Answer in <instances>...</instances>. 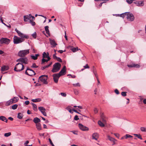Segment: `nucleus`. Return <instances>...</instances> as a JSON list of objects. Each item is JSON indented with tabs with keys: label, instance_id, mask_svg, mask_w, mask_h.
<instances>
[{
	"label": "nucleus",
	"instance_id": "46",
	"mask_svg": "<svg viewBox=\"0 0 146 146\" xmlns=\"http://www.w3.org/2000/svg\"><path fill=\"white\" fill-rule=\"evenodd\" d=\"M48 140L50 144L52 145V146H55L54 144H53V143H52L51 139L50 138H49L48 139Z\"/></svg>",
	"mask_w": 146,
	"mask_h": 146
},
{
	"label": "nucleus",
	"instance_id": "54",
	"mask_svg": "<svg viewBox=\"0 0 146 146\" xmlns=\"http://www.w3.org/2000/svg\"><path fill=\"white\" fill-rule=\"evenodd\" d=\"M115 92L117 94H119V92L117 89H116L115 90Z\"/></svg>",
	"mask_w": 146,
	"mask_h": 146
},
{
	"label": "nucleus",
	"instance_id": "30",
	"mask_svg": "<svg viewBox=\"0 0 146 146\" xmlns=\"http://www.w3.org/2000/svg\"><path fill=\"white\" fill-rule=\"evenodd\" d=\"M48 26L45 27L44 28L45 30L46 31V33L48 35H49V31L48 29Z\"/></svg>",
	"mask_w": 146,
	"mask_h": 146
},
{
	"label": "nucleus",
	"instance_id": "9",
	"mask_svg": "<svg viewBox=\"0 0 146 146\" xmlns=\"http://www.w3.org/2000/svg\"><path fill=\"white\" fill-rule=\"evenodd\" d=\"M17 61L20 62L25 64H27L29 62V60L27 57L20 58L18 59Z\"/></svg>",
	"mask_w": 146,
	"mask_h": 146
},
{
	"label": "nucleus",
	"instance_id": "60",
	"mask_svg": "<svg viewBox=\"0 0 146 146\" xmlns=\"http://www.w3.org/2000/svg\"><path fill=\"white\" fill-rule=\"evenodd\" d=\"M71 132H72V133H73L74 134L77 135V133L76 131H71Z\"/></svg>",
	"mask_w": 146,
	"mask_h": 146
},
{
	"label": "nucleus",
	"instance_id": "5",
	"mask_svg": "<svg viewBox=\"0 0 146 146\" xmlns=\"http://www.w3.org/2000/svg\"><path fill=\"white\" fill-rule=\"evenodd\" d=\"M47 76L43 75L40 76L38 79V82L41 81L43 83L45 84H47V82L46 81L47 80Z\"/></svg>",
	"mask_w": 146,
	"mask_h": 146
},
{
	"label": "nucleus",
	"instance_id": "50",
	"mask_svg": "<svg viewBox=\"0 0 146 146\" xmlns=\"http://www.w3.org/2000/svg\"><path fill=\"white\" fill-rule=\"evenodd\" d=\"M74 119L75 120L77 121L79 119V118H78V116L77 115H76L74 117Z\"/></svg>",
	"mask_w": 146,
	"mask_h": 146
},
{
	"label": "nucleus",
	"instance_id": "10",
	"mask_svg": "<svg viewBox=\"0 0 146 146\" xmlns=\"http://www.w3.org/2000/svg\"><path fill=\"white\" fill-rule=\"evenodd\" d=\"M127 19L129 21H133L134 20V17L132 13L127 12L126 15Z\"/></svg>",
	"mask_w": 146,
	"mask_h": 146
},
{
	"label": "nucleus",
	"instance_id": "24",
	"mask_svg": "<svg viewBox=\"0 0 146 146\" xmlns=\"http://www.w3.org/2000/svg\"><path fill=\"white\" fill-rule=\"evenodd\" d=\"M33 121L35 123L37 124L40 121V120L38 118L36 117L34 119Z\"/></svg>",
	"mask_w": 146,
	"mask_h": 146
},
{
	"label": "nucleus",
	"instance_id": "36",
	"mask_svg": "<svg viewBox=\"0 0 146 146\" xmlns=\"http://www.w3.org/2000/svg\"><path fill=\"white\" fill-rule=\"evenodd\" d=\"M72 85L73 86L75 87H80V85L79 83H77L76 84H73Z\"/></svg>",
	"mask_w": 146,
	"mask_h": 146
},
{
	"label": "nucleus",
	"instance_id": "31",
	"mask_svg": "<svg viewBox=\"0 0 146 146\" xmlns=\"http://www.w3.org/2000/svg\"><path fill=\"white\" fill-rule=\"evenodd\" d=\"M32 105L33 107V109L35 111H36L37 110V106L34 103H32Z\"/></svg>",
	"mask_w": 146,
	"mask_h": 146
},
{
	"label": "nucleus",
	"instance_id": "33",
	"mask_svg": "<svg viewBox=\"0 0 146 146\" xmlns=\"http://www.w3.org/2000/svg\"><path fill=\"white\" fill-rule=\"evenodd\" d=\"M38 109L41 112L43 111H45L46 110L45 108H44L42 107H39L38 108Z\"/></svg>",
	"mask_w": 146,
	"mask_h": 146
},
{
	"label": "nucleus",
	"instance_id": "15",
	"mask_svg": "<svg viewBox=\"0 0 146 146\" xmlns=\"http://www.w3.org/2000/svg\"><path fill=\"white\" fill-rule=\"evenodd\" d=\"M66 72V67L65 66H64L63 67V68L62 69V70L59 72V73H58V74L59 75H60V76H61L65 74Z\"/></svg>",
	"mask_w": 146,
	"mask_h": 146
},
{
	"label": "nucleus",
	"instance_id": "48",
	"mask_svg": "<svg viewBox=\"0 0 146 146\" xmlns=\"http://www.w3.org/2000/svg\"><path fill=\"white\" fill-rule=\"evenodd\" d=\"M38 67V66H37L36 65L35 63H34L33 64L32 66H31L32 67L35 68H37Z\"/></svg>",
	"mask_w": 146,
	"mask_h": 146
},
{
	"label": "nucleus",
	"instance_id": "20",
	"mask_svg": "<svg viewBox=\"0 0 146 146\" xmlns=\"http://www.w3.org/2000/svg\"><path fill=\"white\" fill-rule=\"evenodd\" d=\"M98 137V134L97 133H95L93 134L92 135V139L97 140Z\"/></svg>",
	"mask_w": 146,
	"mask_h": 146
},
{
	"label": "nucleus",
	"instance_id": "58",
	"mask_svg": "<svg viewBox=\"0 0 146 146\" xmlns=\"http://www.w3.org/2000/svg\"><path fill=\"white\" fill-rule=\"evenodd\" d=\"M65 50H64V51H63L62 50H59L58 52H59L60 53H61V54H62V53H63V52H64L65 51Z\"/></svg>",
	"mask_w": 146,
	"mask_h": 146
},
{
	"label": "nucleus",
	"instance_id": "44",
	"mask_svg": "<svg viewBox=\"0 0 146 146\" xmlns=\"http://www.w3.org/2000/svg\"><path fill=\"white\" fill-rule=\"evenodd\" d=\"M134 0H126V2L129 4L132 3Z\"/></svg>",
	"mask_w": 146,
	"mask_h": 146
},
{
	"label": "nucleus",
	"instance_id": "17",
	"mask_svg": "<svg viewBox=\"0 0 146 146\" xmlns=\"http://www.w3.org/2000/svg\"><path fill=\"white\" fill-rule=\"evenodd\" d=\"M127 66L129 67H135L137 68H139L140 66L137 64H128Z\"/></svg>",
	"mask_w": 146,
	"mask_h": 146
},
{
	"label": "nucleus",
	"instance_id": "63",
	"mask_svg": "<svg viewBox=\"0 0 146 146\" xmlns=\"http://www.w3.org/2000/svg\"><path fill=\"white\" fill-rule=\"evenodd\" d=\"M72 111H74V112L77 113H78L80 114V113L79 112H78L76 110L74 109H72Z\"/></svg>",
	"mask_w": 146,
	"mask_h": 146
},
{
	"label": "nucleus",
	"instance_id": "19",
	"mask_svg": "<svg viewBox=\"0 0 146 146\" xmlns=\"http://www.w3.org/2000/svg\"><path fill=\"white\" fill-rule=\"evenodd\" d=\"M108 139L110 141L113 142V145H114L115 143V141H116V140L115 139L112 138V137H110L109 135H108L107 136Z\"/></svg>",
	"mask_w": 146,
	"mask_h": 146
},
{
	"label": "nucleus",
	"instance_id": "8",
	"mask_svg": "<svg viewBox=\"0 0 146 146\" xmlns=\"http://www.w3.org/2000/svg\"><path fill=\"white\" fill-rule=\"evenodd\" d=\"M31 18H32V20H34L35 17L34 16H32L31 14L29 15H25L24 16V20L25 22H29L30 20H31Z\"/></svg>",
	"mask_w": 146,
	"mask_h": 146
},
{
	"label": "nucleus",
	"instance_id": "47",
	"mask_svg": "<svg viewBox=\"0 0 146 146\" xmlns=\"http://www.w3.org/2000/svg\"><path fill=\"white\" fill-rule=\"evenodd\" d=\"M49 67V66L46 65V66H45L43 67H42L41 69L42 70H44V69L46 68H48Z\"/></svg>",
	"mask_w": 146,
	"mask_h": 146
},
{
	"label": "nucleus",
	"instance_id": "57",
	"mask_svg": "<svg viewBox=\"0 0 146 146\" xmlns=\"http://www.w3.org/2000/svg\"><path fill=\"white\" fill-rule=\"evenodd\" d=\"M114 135L117 137L119 138V134L118 133H114Z\"/></svg>",
	"mask_w": 146,
	"mask_h": 146
},
{
	"label": "nucleus",
	"instance_id": "6",
	"mask_svg": "<svg viewBox=\"0 0 146 146\" xmlns=\"http://www.w3.org/2000/svg\"><path fill=\"white\" fill-rule=\"evenodd\" d=\"M29 53V50H20L18 53V55L20 57L24 56Z\"/></svg>",
	"mask_w": 146,
	"mask_h": 146
},
{
	"label": "nucleus",
	"instance_id": "1",
	"mask_svg": "<svg viewBox=\"0 0 146 146\" xmlns=\"http://www.w3.org/2000/svg\"><path fill=\"white\" fill-rule=\"evenodd\" d=\"M61 66V64L58 62L55 63L53 65V68L52 70V72L53 73L58 72L60 69Z\"/></svg>",
	"mask_w": 146,
	"mask_h": 146
},
{
	"label": "nucleus",
	"instance_id": "56",
	"mask_svg": "<svg viewBox=\"0 0 146 146\" xmlns=\"http://www.w3.org/2000/svg\"><path fill=\"white\" fill-rule=\"evenodd\" d=\"M41 113L45 116H46V114L45 111H43Z\"/></svg>",
	"mask_w": 146,
	"mask_h": 146
},
{
	"label": "nucleus",
	"instance_id": "29",
	"mask_svg": "<svg viewBox=\"0 0 146 146\" xmlns=\"http://www.w3.org/2000/svg\"><path fill=\"white\" fill-rule=\"evenodd\" d=\"M36 126L37 129L38 130H40L41 129V125L40 123H38L36 124Z\"/></svg>",
	"mask_w": 146,
	"mask_h": 146
},
{
	"label": "nucleus",
	"instance_id": "51",
	"mask_svg": "<svg viewBox=\"0 0 146 146\" xmlns=\"http://www.w3.org/2000/svg\"><path fill=\"white\" fill-rule=\"evenodd\" d=\"M98 109L97 108H95L94 109V112L95 113H97L98 112Z\"/></svg>",
	"mask_w": 146,
	"mask_h": 146
},
{
	"label": "nucleus",
	"instance_id": "7",
	"mask_svg": "<svg viewBox=\"0 0 146 146\" xmlns=\"http://www.w3.org/2000/svg\"><path fill=\"white\" fill-rule=\"evenodd\" d=\"M25 73L26 74L29 76H32L36 74V73L33 70L29 68H27L25 71Z\"/></svg>",
	"mask_w": 146,
	"mask_h": 146
},
{
	"label": "nucleus",
	"instance_id": "62",
	"mask_svg": "<svg viewBox=\"0 0 146 146\" xmlns=\"http://www.w3.org/2000/svg\"><path fill=\"white\" fill-rule=\"evenodd\" d=\"M84 68H89V67L88 66V64H86V65L84 66Z\"/></svg>",
	"mask_w": 146,
	"mask_h": 146
},
{
	"label": "nucleus",
	"instance_id": "26",
	"mask_svg": "<svg viewBox=\"0 0 146 146\" xmlns=\"http://www.w3.org/2000/svg\"><path fill=\"white\" fill-rule=\"evenodd\" d=\"M41 100V99L40 98H37L31 100V101L33 102H40Z\"/></svg>",
	"mask_w": 146,
	"mask_h": 146
},
{
	"label": "nucleus",
	"instance_id": "37",
	"mask_svg": "<svg viewBox=\"0 0 146 146\" xmlns=\"http://www.w3.org/2000/svg\"><path fill=\"white\" fill-rule=\"evenodd\" d=\"M140 130L142 132H146V127H141L140 128Z\"/></svg>",
	"mask_w": 146,
	"mask_h": 146
},
{
	"label": "nucleus",
	"instance_id": "14",
	"mask_svg": "<svg viewBox=\"0 0 146 146\" xmlns=\"http://www.w3.org/2000/svg\"><path fill=\"white\" fill-rule=\"evenodd\" d=\"M134 3L136 4L137 6L139 7L143 6L144 5V1H136Z\"/></svg>",
	"mask_w": 146,
	"mask_h": 146
},
{
	"label": "nucleus",
	"instance_id": "3",
	"mask_svg": "<svg viewBox=\"0 0 146 146\" xmlns=\"http://www.w3.org/2000/svg\"><path fill=\"white\" fill-rule=\"evenodd\" d=\"M25 40V39L18 37L16 36H14L13 38V42L15 44H18L21 43Z\"/></svg>",
	"mask_w": 146,
	"mask_h": 146
},
{
	"label": "nucleus",
	"instance_id": "16",
	"mask_svg": "<svg viewBox=\"0 0 146 146\" xmlns=\"http://www.w3.org/2000/svg\"><path fill=\"white\" fill-rule=\"evenodd\" d=\"M18 100L19 98L17 97H14L13 98L10 100V104L15 103L18 101Z\"/></svg>",
	"mask_w": 146,
	"mask_h": 146
},
{
	"label": "nucleus",
	"instance_id": "11",
	"mask_svg": "<svg viewBox=\"0 0 146 146\" xmlns=\"http://www.w3.org/2000/svg\"><path fill=\"white\" fill-rule=\"evenodd\" d=\"M78 126L80 129L83 131H88L89 128L88 127L84 126L81 123H79Z\"/></svg>",
	"mask_w": 146,
	"mask_h": 146
},
{
	"label": "nucleus",
	"instance_id": "41",
	"mask_svg": "<svg viewBox=\"0 0 146 146\" xmlns=\"http://www.w3.org/2000/svg\"><path fill=\"white\" fill-rule=\"evenodd\" d=\"M18 105L17 104H15L12 106V109L13 110H15L17 109Z\"/></svg>",
	"mask_w": 146,
	"mask_h": 146
},
{
	"label": "nucleus",
	"instance_id": "43",
	"mask_svg": "<svg viewBox=\"0 0 146 146\" xmlns=\"http://www.w3.org/2000/svg\"><path fill=\"white\" fill-rule=\"evenodd\" d=\"M126 92H121V94L122 96H126Z\"/></svg>",
	"mask_w": 146,
	"mask_h": 146
},
{
	"label": "nucleus",
	"instance_id": "28",
	"mask_svg": "<svg viewBox=\"0 0 146 146\" xmlns=\"http://www.w3.org/2000/svg\"><path fill=\"white\" fill-rule=\"evenodd\" d=\"M49 55V53L48 52H47V53L44 52L42 54V57L43 58H46Z\"/></svg>",
	"mask_w": 146,
	"mask_h": 146
},
{
	"label": "nucleus",
	"instance_id": "45",
	"mask_svg": "<svg viewBox=\"0 0 146 146\" xmlns=\"http://www.w3.org/2000/svg\"><path fill=\"white\" fill-rule=\"evenodd\" d=\"M32 36L35 38H36V33L35 32L32 35Z\"/></svg>",
	"mask_w": 146,
	"mask_h": 146
},
{
	"label": "nucleus",
	"instance_id": "2",
	"mask_svg": "<svg viewBox=\"0 0 146 146\" xmlns=\"http://www.w3.org/2000/svg\"><path fill=\"white\" fill-rule=\"evenodd\" d=\"M24 68V66L22 64L18 63L16 64L14 70L17 72H19L23 70Z\"/></svg>",
	"mask_w": 146,
	"mask_h": 146
},
{
	"label": "nucleus",
	"instance_id": "59",
	"mask_svg": "<svg viewBox=\"0 0 146 146\" xmlns=\"http://www.w3.org/2000/svg\"><path fill=\"white\" fill-rule=\"evenodd\" d=\"M101 119L104 118L105 117L104 116V115L103 113H102L101 114Z\"/></svg>",
	"mask_w": 146,
	"mask_h": 146
},
{
	"label": "nucleus",
	"instance_id": "23",
	"mask_svg": "<svg viewBox=\"0 0 146 146\" xmlns=\"http://www.w3.org/2000/svg\"><path fill=\"white\" fill-rule=\"evenodd\" d=\"M39 56V54H35V55H31V57L32 59L34 60H36L37 59V57Z\"/></svg>",
	"mask_w": 146,
	"mask_h": 146
},
{
	"label": "nucleus",
	"instance_id": "64",
	"mask_svg": "<svg viewBox=\"0 0 146 146\" xmlns=\"http://www.w3.org/2000/svg\"><path fill=\"white\" fill-rule=\"evenodd\" d=\"M143 102V103L145 104H146V99H144Z\"/></svg>",
	"mask_w": 146,
	"mask_h": 146
},
{
	"label": "nucleus",
	"instance_id": "39",
	"mask_svg": "<svg viewBox=\"0 0 146 146\" xmlns=\"http://www.w3.org/2000/svg\"><path fill=\"white\" fill-rule=\"evenodd\" d=\"M48 61L47 59H45L43 58L42 60L41 64H43L45 62H47Z\"/></svg>",
	"mask_w": 146,
	"mask_h": 146
},
{
	"label": "nucleus",
	"instance_id": "49",
	"mask_svg": "<svg viewBox=\"0 0 146 146\" xmlns=\"http://www.w3.org/2000/svg\"><path fill=\"white\" fill-rule=\"evenodd\" d=\"M58 61L60 62H62V60L61 58L59 57H57L56 59Z\"/></svg>",
	"mask_w": 146,
	"mask_h": 146
},
{
	"label": "nucleus",
	"instance_id": "13",
	"mask_svg": "<svg viewBox=\"0 0 146 146\" xmlns=\"http://www.w3.org/2000/svg\"><path fill=\"white\" fill-rule=\"evenodd\" d=\"M9 39L6 38H2L0 40V42L1 44H8Z\"/></svg>",
	"mask_w": 146,
	"mask_h": 146
},
{
	"label": "nucleus",
	"instance_id": "21",
	"mask_svg": "<svg viewBox=\"0 0 146 146\" xmlns=\"http://www.w3.org/2000/svg\"><path fill=\"white\" fill-rule=\"evenodd\" d=\"M73 108L71 106H68L66 108V109L69 112L72 113H73L72 111V109Z\"/></svg>",
	"mask_w": 146,
	"mask_h": 146
},
{
	"label": "nucleus",
	"instance_id": "35",
	"mask_svg": "<svg viewBox=\"0 0 146 146\" xmlns=\"http://www.w3.org/2000/svg\"><path fill=\"white\" fill-rule=\"evenodd\" d=\"M127 12H125L124 13H122L120 14V17H122L123 18H124L125 16H126L127 14Z\"/></svg>",
	"mask_w": 146,
	"mask_h": 146
},
{
	"label": "nucleus",
	"instance_id": "40",
	"mask_svg": "<svg viewBox=\"0 0 146 146\" xmlns=\"http://www.w3.org/2000/svg\"><path fill=\"white\" fill-rule=\"evenodd\" d=\"M126 139H127L128 138H131L133 137V136L131 135L128 134H127L125 135Z\"/></svg>",
	"mask_w": 146,
	"mask_h": 146
},
{
	"label": "nucleus",
	"instance_id": "18",
	"mask_svg": "<svg viewBox=\"0 0 146 146\" xmlns=\"http://www.w3.org/2000/svg\"><path fill=\"white\" fill-rule=\"evenodd\" d=\"M49 41L51 45L53 47H55L57 45V44L56 43L54 40H52L50 38Z\"/></svg>",
	"mask_w": 146,
	"mask_h": 146
},
{
	"label": "nucleus",
	"instance_id": "27",
	"mask_svg": "<svg viewBox=\"0 0 146 146\" xmlns=\"http://www.w3.org/2000/svg\"><path fill=\"white\" fill-rule=\"evenodd\" d=\"M133 135L136 137H137L138 138L142 140L143 139L141 135L140 134H134Z\"/></svg>",
	"mask_w": 146,
	"mask_h": 146
},
{
	"label": "nucleus",
	"instance_id": "25",
	"mask_svg": "<svg viewBox=\"0 0 146 146\" xmlns=\"http://www.w3.org/2000/svg\"><path fill=\"white\" fill-rule=\"evenodd\" d=\"M0 119L2 121H5L6 122H7V120L6 118L4 116H3L0 117Z\"/></svg>",
	"mask_w": 146,
	"mask_h": 146
},
{
	"label": "nucleus",
	"instance_id": "61",
	"mask_svg": "<svg viewBox=\"0 0 146 146\" xmlns=\"http://www.w3.org/2000/svg\"><path fill=\"white\" fill-rule=\"evenodd\" d=\"M25 104L27 105H28V104H29V101H26L25 102Z\"/></svg>",
	"mask_w": 146,
	"mask_h": 146
},
{
	"label": "nucleus",
	"instance_id": "38",
	"mask_svg": "<svg viewBox=\"0 0 146 146\" xmlns=\"http://www.w3.org/2000/svg\"><path fill=\"white\" fill-rule=\"evenodd\" d=\"M72 51L73 52H75L78 50V48H73L71 49Z\"/></svg>",
	"mask_w": 146,
	"mask_h": 146
},
{
	"label": "nucleus",
	"instance_id": "12",
	"mask_svg": "<svg viewBox=\"0 0 146 146\" xmlns=\"http://www.w3.org/2000/svg\"><path fill=\"white\" fill-rule=\"evenodd\" d=\"M52 76L53 77L54 81L55 83H57L58 82L59 78L60 76V75L58 74H54Z\"/></svg>",
	"mask_w": 146,
	"mask_h": 146
},
{
	"label": "nucleus",
	"instance_id": "55",
	"mask_svg": "<svg viewBox=\"0 0 146 146\" xmlns=\"http://www.w3.org/2000/svg\"><path fill=\"white\" fill-rule=\"evenodd\" d=\"M56 53H55V54H54L53 55V58L55 59H56V58H57V57L56 56Z\"/></svg>",
	"mask_w": 146,
	"mask_h": 146
},
{
	"label": "nucleus",
	"instance_id": "34",
	"mask_svg": "<svg viewBox=\"0 0 146 146\" xmlns=\"http://www.w3.org/2000/svg\"><path fill=\"white\" fill-rule=\"evenodd\" d=\"M98 123V124L102 127H104L105 126L104 124L103 123L100 121H99Z\"/></svg>",
	"mask_w": 146,
	"mask_h": 146
},
{
	"label": "nucleus",
	"instance_id": "52",
	"mask_svg": "<svg viewBox=\"0 0 146 146\" xmlns=\"http://www.w3.org/2000/svg\"><path fill=\"white\" fill-rule=\"evenodd\" d=\"M60 94L62 96L64 97H66V94L65 93L63 92L61 93Z\"/></svg>",
	"mask_w": 146,
	"mask_h": 146
},
{
	"label": "nucleus",
	"instance_id": "53",
	"mask_svg": "<svg viewBox=\"0 0 146 146\" xmlns=\"http://www.w3.org/2000/svg\"><path fill=\"white\" fill-rule=\"evenodd\" d=\"M4 136L5 137H8L9 136V133H5Z\"/></svg>",
	"mask_w": 146,
	"mask_h": 146
},
{
	"label": "nucleus",
	"instance_id": "32",
	"mask_svg": "<svg viewBox=\"0 0 146 146\" xmlns=\"http://www.w3.org/2000/svg\"><path fill=\"white\" fill-rule=\"evenodd\" d=\"M23 115V114L21 113H19L18 114L17 117L19 119H21L22 118Z\"/></svg>",
	"mask_w": 146,
	"mask_h": 146
},
{
	"label": "nucleus",
	"instance_id": "42",
	"mask_svg": "<svg viewBox=\"0 0 146 146\" xmlns=\"http://www.w3.org/2000/svg\"><path fill=\"white\" fill-rule=\"evenodd\" d=\"M29 22L33 26L35 25V22L33 21L32 20H30Z\"/></svg>",
	"mask_w": 146,
	"mask_h": 146
},
{
	"label": "nucleus",
	"instance_id": "22",
	"mask_svg": "<svg viewBox=\"0 0 146 146\" xmlns=\"http://www.w3.org/2000/svg\"><path fill=\"white\" fill-rule=\"evenodd\" d=\"M9 69V67L8 66H4L1 67V71L2 72L7 70Z\"/></svg>",
	"mask_w": 146,
	"mask_h": 146
},
{
	"label": "nucleus",
	"instance_id": "4",
	"mask_svg": "<svg viewBox=\"0 0 146 146\" xmlns=\"http://www.w3.org/2000/svg\"><path fill=\"white\" fill-rule=\"evenodd\" d=\"M15 31L18 33L19 36L20 37V38H22L23 39H27L29 38V36L21 32L20 31H18L17 29H15Z\"/></svg>",
	"mask_w": 146,
	"mask_h": 146
}]
</instances>
